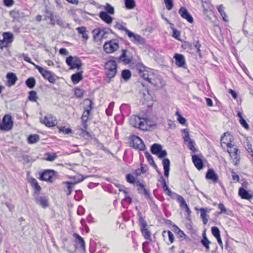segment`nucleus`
Returning <instances> with one entry per match:
<instances>
[{"instance_id":"f257e3e1","label":"nucleus","mask_w":253,"mask_h":253,"mask_svg":"<svg viewBox=\"0 0 253 253\" xmlns=\"http://www.w3.org/2000/svg\"><path fill=\"white\" fill-rule=\"evenodd\" d=\"M105 73L108 78L111 79L114 78L117 72V66L113 60L107 61L105 66Z\"/></svg>"},{"instance_id":"f03ea898","label":"nucleus","mask_w":253,"mask_h":253,"mask_svg":"<svg viewBox=\"0 0 253 253\" xmlns=\"http://www.w3.org/2000/svg\"><path fill=\"white\" fill-rule=\"evenodd\" d=\"M35 68L41 74L43 78L51 84L55 83L58 77L52 72L46 70L39 65H35Z\"/></svg>"},{"instance_id":"7ed1b4c3","label":"nucleus","mask_w":253,"mask_h":253,"mask_svg":"<svg viewBox=\"0 0 253 253\" xmlns=\"http://www.w3.org/2000/svg\"><path fill=\"white\" fill-rule=\"evenodd\" d=\"M130 125L135 127H138L142 130L147 128V120L141 119L138 116H132L129 119Z\"/></svg>"},{"instance_id":"20e7f679","label":"nucleus","mask_w":253,"mask_h":253,"mask_svg":"<svg viewBox=\"0 0 253 253\" xmlns=\"http://www.w3.org/2000/svg\"><path fill=\"white\" fill-rule=\"evenodd\" d=\"M139 225L140 230L144 238L151 241V233L147 228V224L140 213H138Z\"/></svg>"},{"instance_id":"39448f33","label":"nucleus","mask_w":253,"mask_h":253,"mask_svg":"<svg viewBox=\"0 0 253 253\" xmlns=\"http://www.w3.org/2000/svg\"><path fill=\"white\" fill-rule=\"evenodd\" d=\"M13 123L12 117L9 115H5L1 122H0V130L9 131L11 130L13 127Z\"/></svg>"},{"instance_id":"423d86ee","label":"nucleus","mask_w":253,"mask_h":253,"mask_svg":"<svg viewBox=\"0 0 253 253\" xmlns=\"http://www.w3.org/2000/svg\"><path fill=\"white\" fill-rule=\"evenodd\" d=\"M119 48V44L117 40H112L105 42L103 49L107 53H111Z\"/></svg>"},{"instance_id":"0eeeda50","label":"nucleus","mask_w":253,"mask_h":253,"mask_svg":"<svg viewBox=\"0 0 253 253\" xmlns=\"http://www.w3.org/2000/svg\"><path fill=\"white\" fill-rule=\"evenodd\" d=\"M66 62L70 69L77 68L79 70L83 65L82 61L77 56H69L66 58Z\"/></svg>"},{"instance_id":"6e6552de","label":"nucleus","mask_w":253,"mask_h":253,"mask_svg":"<svg viewBox=\"0 0 253 253\" xmlns=\"http://www.w3.org/2000/svg\"><path fill=\"white\" fill-rule=\"evenodd\" d=\"M131 146L136 149L143 150L145 149V145L142 139L138 136H133L131 139Z\"/></svg>"},{"instance_id":"1a4fd4ad","label":"nucleus","mask_w":253,"mask_h":253,"mask_svg":"<svg viewBox=\"0 0 253 253\" xmlns=\"http://www.w3.org/2000/svg\"><path fill=\"white\" fill-rule=\"evenodd\" d=\"M132 42L135 44L143 45L145 43V40L141 36L135 34L129 31L127 34Z\"/></svg>"},{"instance_id":"9d476101","label":"nucleus","mask_w":253,"mask_h":253,"mask_svg":"<svg viewBox=\"0 0 253 253\" xmlns=\"http://www.w3.org/2000/svg\"><path fill=\"white\" fill-rule=\"evenodd\" d=\"M41 122L48 127L54 126L57 124L56 119L50 114L45 116L44 118L41 120Z\"/></svg>"},{"instance_id":"9b49d317","label":"nucleus","mask_w":253,"mask_h":253,"mask_svg":"<svg viewBox=\"0 0 253 253\" xmlns=\"http://www.w3.org/2000/svg\"><path fill=\"white\" fill-rule=\"evenodd\" d=\"M178 13L183 19H186L190 23L193 22L194 20L192 16L185 7H181L179 9Z\"/></svg>"},{"instance_id":"f8f14e48","label":"nucleus","mask_w":253,"mask_h":253,"mask_svg":"<svg viewBox=\"0 0 253 253\" xmlns=\"http://www.w3.org/2000/svg\"><path fill=\"white\" fill-rule=\"evenodd\" d=\"M233 139L232 136L229 132H225L221 138V144H224L227 147L232 146L231 141Z\"/></svg>"},{"instance_id":"ddd939ff","label":"nucleus","mask_w":253,"mask_h":253,"mask_svg":"<svg viewBox=\"0 0 253 253\" xmlns=\"http://www.w3.org/2000/svg\"><path fill=\"white\" fill-rule=\"evenodd\" d=\"M38 195L35 196V200L36 203L43 208L48 207L49 204L47 198L46 197L39 196Z\"/></svg>"},{"instance_id":"4468645a","label":"nucleus","mask_w":253,"mask_h":253,"mask_svg":"<svg viewBox=\"0 0 253 253\" xmlns=\"http://www.w3.org/2000/svg\"><path fill=\"white\" fill-rule=\"evenodd\" d=\"M53 175H54V171L53 170H46L41 174L40 179L42 180L51 182Z\"/></svg>"},{"instance_id":"2eb2a0df","label":"nucleus","mask_w":253,"mask_h":253,"mask_svg":"<svg viewBox=\"0 0 253 253\" xmlns=\"http://www.w3.org/2000/svg\"><path fill=\"white\" fill-rule=\"evenodd\" d=\"M88 100L89 102V109L85 110L84 111V112H83L82 116V123H83V125H84V128L85 129L86 128V122L88 119V116L89 114L90 110L92 109V102L90 100Z\"/></svg>"},{"instance_id":"dca6fc26","label":"nucleus","mask_w":253,"mask_h":253,"mask_svg":"<svg viewBox=\"0 0 253 253\" xmlns=\"http://www.w3.org/2000/svg\"><path fill=\"white\" fill-rule=\"evenodd\" d=\"M93 34V37L95 39L100 40L102 39L106 38V33L103 29H96L92 31Z\"/></svg>"},{"instance_id":"f3484780","label":"nucleus","mask_w":253,"mask_h":253,"mask_svg":"<svg viewBox=\"0 0 253 253\" xmlns=\"http://www.w3.org/2000/svg\"><path fill=\"white\" fill-rule=\"evenodd\" d=\"M173 58L175 59V64L180 67H183L185 65V60L184 56L180 54L176 53Z\"/></svg>"},{"instance_id":"a211bd4d","label":"nucleus","mask_w":253,"mask_h":253,"mask_svg":"<svg viewBox=\"0 0 253 253\" xmlns=\"http://www.w3.org/2000/svg\"><path fill=\"white\" fill-rule=\"evenodd\" d=\"M192 158L195 167L198 170H201L203 169L204 165L203 161L198 156L194 155L192 156Z\"/></svg>"},{"instance_id":"6ab92c4d","label":"nucleus","mask_w":253,"mask_h":253,"mask_svg":"<svg viewBox=\"0 0 253 253\" xmlns=\"http://www.w3.org/2000/svg\"><path fill=\"white\" fill-rule=\"evenodd\" d=\"M6 77L7 79V85L8 86L14 85L18 80L16 75L13 73H8Z\"/></svg>"},{"instance_id":"aec40b11","label":"nucleus","mask_w":253,"mask_h":253,"mask_svg":"<svg viewBox=\"0 0 253 253\" xmlns=\"http://www.w3.org/2000/svg\"><path fill=\"white\" fill-rule=\"evenodd\" d=\"M136 184L138 186L137 188L138 192L139 194L144 195L146 198H149L150 194L149 192L145 188L144 185L141 183L139 181L136 182Z\"/></svg>"},{"instance_id":"412c9836","label":"nucleus","mask_w":253,"mask_h":253,"mask_svg":"<svg viewBox=\"0 0 253 253\" xmlns=\"http://www.w3.org/2000/svg\"><path fill=\"white\" fill-rule=\"evenodd\" d=\"M206 178L207 179H210L213 182H216L218 180V176L217 174L215 173L214 171L212 169H209L206 175Z\"/></svg>"},{"instance_id":"4be33fe9","label":"nucleus","mask_w":253,"mask_h":253,"mask_svg":"<svg viewBox=\"0 0 253 253\" xmlns=\"http://www.w3.org/2000/svg\"><path fill=\"white\" fill-rule=\"evenodd\" d=\"M29 181L32 188L35 189V195L39 194L42 188L39 185L37 180L35 178H31Z\"/></svg>"},{"instance_id":"5701e85b","label":"nucleus","mask_w":253,"mask_h":253,"mask_svg":"<svg viewBox=\"0 0 253 253\" xmlns=\"http://www.w3.org/2000/svg\"><path fill=\"white\" fill-rule=\"evenodd\" d=\"M99 17L107 24H110L112 22L113 18L105 11H101L99 13Z\"/></svg>"},{"instance_id":"b1692460","label":"nucleus","mask_w":253,"mask_h":253,"mask_svg":"<svg viewBox=\"0 0 253 253\" xmlns=\"http://www.w3.org/2000/svg\"><path fill=\"white\" fill-rule=\"evenodd\" d=\"M239 195L242 199L250 200L252 198L253 195L250 194L243 187H241L239 190Z\"/></svg>"},{"instance_id":"393cba45","label":"nucleus","mask_w":253,"mask_h":253,"mask_svg":"<svg viewBox=\"0 0 253 253\" xmlns=\"http://www.w3.org/2000/svg\"><path fill=\"white\" fill-rule=\"evenodd\" d=\"M163 165L164 169V175L166 177L169 175L170 161L168 158H164L163 160Z\"/></svg>"},{"instance_id":"a878e982","label":"nucleus","mask_w":253,"mask_h":253,"mask_svg":"<svg viewBox=\"0 0 253 253\" xmlns=\"http://www.w3.org/2000/svg\"><path fill=\"white\" fill-rule=\"evenodd\" d=\"M122 53L119 57V59L126 64H129L131 61V57L126 55V50L123 49Z\"/></svg>"},{"instance_id":"bb28decb","label":"nucleus","mask_w":253,"mask_h":253,"mask_svg":"<svg viewBox=\"0 0 253 253\" xmlns=\"http://www.w3.org/2000/svg\"><path fill=\"white\" fill-rule=\"evenodd\" d=\"M82 73L81 71L72 75L71 80L74 84L79 83L83 79Z\"/></svg>"},{"instance_id":"cd10ccee","label":"nucleus","mask_w":253,"mask_h":253,"mask_svg":"<svg viewBox=\"0 0 253 253\" xmlns=\"http://www.w3.org/2000/svg\"><path fill=\"white\" fill-rule=\"evenodd\" d=\"M161 175V180H159V181H161L163 183V185H162V187H163V189L164 190V191H167V194L169 196H171V191L170 190V189H169V187L167 186V183H166V180L165 179V178H164V177L162 176V173H161L160 171H159L158 172Z\"/></svg>"},{"instance_id":"c85d7f7f","label":"nucleus","mask_w":253,"mask_h":253,"mask_svg":"<svg viewBox=\"0 0 253 253\" xmlns=\"http://www.w3.org/2000/svg\"><path fill=\"white\" fill-rule=\"evenodd\" d=\"M145 156L146 158H147L148 161L149 162V164L153 166V167L156 169L157 171H158V172L160 171L158 170V168L157 165L155 163V162L153 160V157L149 154V153L148 152H145Z\"/></svg>"},{"instance_id":"c756f323","label":"nucleus","mask_w":253,"mask_h":253,"mask_svg":"<svg viewBox=\"0 0 253 253\" xmlns=\"http://www.w3.org/2000/svg\"><path fill=\"white\" fill-rule=\"evenodd\" d=\"M228 153L231 156L234 157L235 159H237L238 156L239 150L236 147H233V145L231 147H228Z\"/></svg>"},{"instance_id":"7c9ffc66","label":"nucleus","mask_w":253,"mask_h":253,"mask_svg":"<svg viewBox=\"0 0 253 253\" xmlns=\"http://www.w3.org/2000/svg\"><path fill=\"white\" fill-rule=\"evenodd\" d=\"M76 30L78 33L82 35V37L84 41H86L88 39V35L86 33V28L85 27H78Z\"/></svg>"},{"instance_id":"2f4dec72","label":"nucleus","mask_w":253,"mask_h":253,"mask_svg":"<svg viewBox=\"0 0 253 253\" xmlns=\"http://www.w3.org/2000/svg\"><path fill=\"white\" fill-rule=\"evenodd\" d=\"M202 245L206 248V250L209 251L210 250V244L211 242L207 238L205 232L203 234V239L201 241Z\"/></svg>"},{"instance_id":"473e14b6","label":"nucleus","mask_w":253,"mask_h":253,"mask_svg":"<svg viewBox=\"0 0 253 253\" xmlns=\"http://www.w3.org/2000/svg\"><path fill=\"white\" fill-rule=\"evenodd\" d=\"M2 36L3 38V40L8 44L12 42L13 36L12 33L9 32H5L3 33Z\"/></svg>"},{"instance_id":"72a5a7b5","label":"nucleus","mask_w":253,"mask_h":253,"mask_svg":"<svg viewBox=\"0 0 253 253\" xmlns=\"http://www.w3.org/2000/svg\"><path fill=\"white\" fill-rule=\"evenodd\" d=\"M178 235L179 236V237L181 238V240H180V246L181 248H186V246H185V242H187V240H184L185 239V237H186V235L184 233V232L179 230V232H178Z\"/></svg>"},{"instance_id":"f704fd0d","label":"nucleus","mask_w":253,"mask_h":253,"mask_svg":"<svg viewBox=\"0 0 253 253\" xmlns=\"http://www.w3.org/2000/svg\"><path fill=\"white\" fill-rule=\"evenodd\" d=\"M162 146L161 145L155 143L154 144L151 148V152L155 155H157L161 150Z\"/></svg>"},{"instance_id":"c9c22d12","label":"nucleus","mask_w":253,"mask_h":253,"mask_svg":"<svg viewBox=\"0 0 253 253\" xmlns=\"http://www.w3.org/2000/svg\"><path fill=\"white\" fill-rule=\"evenodd\" d=\"M216 8H217L218 12L220 13L221 16H222L223 20L226 22L228 21V20L227 19V15H226L225 12L224 11L223 5L220 4V5H217L216 6Z\"/></svg>"},{"instance_id":"e433bc0d","label":"nucleus","mask_w":253,"mask_h":253,"mask_svg":"<svg viewBox=\"0 0 253 253\" xmlns=\"http://www.w3.org/2000/svg\"><path fill=\"white\" fill-rule=\"evenodd\" d=\"M74 236L76 238L77 242L81 246V247L84 249L85 243L83 238L77 233H75Z\"/></svg>"},{"instance_id":"4c0bfd02","label":"nucleus","mask_w":253,"mask_h":253,"mask_svg":"<svg viewBox=\"0 0 253 253\" xmlns=\"http://www.w3.org/2000/svg\"><path fill=\"white\" fill-rule=\"evenodd\" d=\"M28 139L29 143L33 144L40 140V136L37 134H32L28 137Z\"/></svg>"},{"instance_id":"58836bf2","label":"nucleus","mask_w":253,"mask_h":253,"mask_svg":"<svg viewBox=\"0 0 253 253\" xmlns=\"http://www.w3.org/2000/svg\"><path fill=\"white\" fill-rule=\"evenodd\" d=\"M26 85L30 88H33L36 84V80L34 78H28L26 81Z\"/></svg>"},{"instance_id":"ea45409f","label":"nucleus","mask_w":253,"mask_h":253,"mask_svg":"<svg viewBox=\"0 0 253 253\" xmlns=\"http://www.w3.org/2000/svg\"><path fill=\"white\" fill-rule=\"evenodd\" d=\"M131 72L129 70H124L122 71L121 76L123 79L127 81L131 77Z\"/></svg>"},{"instance_id":"a19ab883","label":"nucleus","mask_w":253,"mask_h":253,"mask_svg":"<svg viewBox=\"0 0 253 253\" xmlns=\"http://www.w3.org/2000/svg\"><path fill=\"white\" fill-rule=\"evenodd\" d=\"M125 5L127 9H132L135 6V2L134 0H125Z\"/></svg>"},{"instance_id":"79ce46f5","label":"nucleus","mask_w":253,"mask_h":253,"mask_svg":"<svg viewBox=\"0 0 253 253\" xmlns=\"http://www.w3.org/2000/svg\"><path fill=\"white\" fill-rule=\"evenodd\" d=\"M201 217L203 220V224H206L208 222V219L206 218L207 216V210L204 208H201L200 209Z\"/></svg>"},{"instance_id":"37998d69","label":"nucleus","mask_w":253,"mask_h":253,"mask_svg":"<svg viewBox=\"0 0 253 253\" xmlns=\"http://www.w3.org/2000/svg\"><path fill=\"white\" fill-rule=\"evenodd\" d=\"M45 155L47 156L45 160L47 161L53 162L57 158V156L56 153L50 154L47 153L45 154Z\"/></svg>"},{"instance_id":"c03bdc74","label":"nucleus","mask_w":253,"mask_h":253,"mask_svg":"<svg viewBox=\"0 0 253 253\" xmlns=\"http://www.w3.org/2000/svg\"><path fill=\"white\" fill-rule=\"evenodd\" d=\"M37 92L35 91H30L29 92V96L28 98L29 100L36 102L37 99Z\"/></svg>"},{"instance_id":"a18cd8bd","label":"nucleus","mask_w":253,"mask_h":253,"mask_svg":"<svg viewBox=\"0 0 253 253\" xmlns=\"http://www.w3.org/2000/svg\"><path fill=\"white\" fill-rule=\"evenodd\" d=\"M72 129L69 128H66L65 126L59 127V132L64 134H69L72 132Z\"/></svg>"},{"instance_id":"49530a36","label":"nucleus","mask_w":253,"mask_h":253,"mask_svg":"<svg viewBox=\"0 0 253 253\" xmlns=\"http://www.w3.org/2000/svg\"><path fill=\"white\" fill-rule=\"evenodd\" d=\"M104 9L106 10V12L110 14H113L114 13V8L109 3H107L104 6Z\"/></svg>"},{"instance_id":"de8ad7c7","label":"nucleus","mask_w":253,"mask_h":253,"mask_svg":"<svg viewBox=\"0 0 253 253\" xmlns=\"http://www.w3.org/2000/svg\"><path fill=\"white\" fill-rule=\"evenodd\" d=\"M166 7L169 10H171L173 7V2L172 0H164Z\"/></svg>"},{"instance_id":"09e8293b","label":"nucleus","mask_w":253,"mask_h":253,"mask_svg":"<svg viewBox=\"0 0 253 253\" xmlns=\"http://www.w3.org/2000/svg\"><path fill=\"white\" fill-rule=\"evenodd\" d=\"M211 233L216 238L220 237V231L217 227L211 228Z\"/></svg>"},{"instance_id":"8fccbe9b","label":"nucleus","mask_w":253,"mask_h":253,"mask_svg":"<svg viewBox=\"0 0 253 253\" xmlns=\"http://www.w3.org/2000/svg\"><path fill=\"white\" fill-rule=\"evenodd\" d=\"M185 142H187V146L190 150L194 152L196 151V149L194 146V142L192 140L190 139Z\"/></svg>"},{"instance_id":"3c124183","label":"nucleus","mask_w":253,"mask_h":253,"mask_svg":"<svg viewBox=\"0 0 253 253\" xmlns=\"http://www.w3.org/2000/svg\"><path fill=\"white\" fill-rule=\"evenodd\" d=\"M84 92V91L83 90L79 88H76L75 89L74 94L76 97L81 98L83 96Z\"/></svg>"},{"instance_id":"603ef678","label":"nucleus","mask_w":253,"mask_h":253,"mask_svg":"<svg viewBox=\"0 0 253 253\" xmlns=\"http://www.w3.org/2000/svg\"><path fill=\"white\" fill-rule=\"evenodd\" d=\"M142 77L146 81H147L148 83H151L152 84H154V83L152 82L151 78L149 77V75L148 72H143L141 75Z\"/></svg>"},{"instance_id":"864d4df0","label":"nucleus","mask_w":253,"mask_h":253,"mask_svg":"<svg viewBox=\"0 0 253 253\" xmlns=\"http://www.w3.org/2000/svg\"><path fill=\"white\" fill-rule=\"evenodd\" d=\"M115 27L119 30L124 31L126 34H128V32H129V30H128L126 28L124 27L122 24L118 22H117Z\"/></svg>"},{"instance_id":"5fc2aeb1","label":"nucleus","mask_w":253,"mask_h":253,"mask_svg":"<svg viewBox=\"0 0 253 253\" xmlns=\"http://www.w3.org/2000/svg\"><path fill=\"white\" fill-rule=\"evenodd\" d=\"M65 184H67V189H68V192L67 193V195H69L71 193V191L72 190L73 187L75 185V183H72L69 182H65Z\"/></svg>"},{"instance_id":"6e6d98bb","label":"nucleus","mask_w":253,"mask_h":253,"mask_svg":"<svg viewBox=\"0 0 253 253\" xmlns=\"http://www.w3.org/2000/svg\"><path fill=\"white\" fill-rule=\"evenodd\" d=\"M177 200L180 203V206L181 208H184L187 205L185 200L182 196L178 195L177 196Z\"/></svg>"},{"instance_id":"4d7b16f0","label":"nucleus","mask_w":253,"mask_h":253,"mask_svg":"<svg viewBox=\"0 0 253 253\" xmlns=\"http://www.w3.org/2000/svg\"><path fill=\"white\" fill-rule=\"evenodd\" d=\"M193 45H194V47L196 49L198 53V54L200 55V54H201V50H200L201 44H200L199 41L194 40L193 41Z\"/></svg>"},{"instance_id":"13d9d810","label":"nucleus","mask_w":253,"mask_h":253,"mask_svg":"<svg viewBox=\"0 0 253 253\" xmlns=\"http://www.w3.org/2000/svg\"><path fill=\"white\" fill-rule=\"evenodd\" d=\"M183 138L184 139V142L188 141V140L191 139L190 138L189 131L186 129H183Z\"/></svg>"},{"instance_id":"bf43d9fd","label":"nucleus","mask_w":253,"mask_h":253,"mask_svg":"<svg viewBox=\"0 0 253 253\" xmlns=\"http://www.w3.org/2000/svg\"><path fill=\"white\" fill-rule=\"evenodd\" d=\"M126 179L129 183L133 184L135 183V177L131 174H127L126 175Z\"/></svg>"},{"instance_id":"052dcab7","label":"nucleus","mask_w":253,"mask_h":253,"mask_svg":"<svg viewBox=\"0 0 253 253\" xmlns=\"http://www.w3.org/2000/svg\"><path fill=\"white\" fill-rule=\"evenodd\" d=\"M218 208L219 210H220L219 214H221L223 213H227L226 209L225 207L224 206V205L222 203H220L218 205Z\"/></svg>"},{"instance_id":"680f3d73","label":"nucleus","mask_w":253,"mask_h":253,"mask_svg":"<svg viewBox=\"0 0 253 253\" xmlns=\"http://www.w3.org/2000/svg\"><path fill=\"white\" fill-rule=\"evenodd\" d=\"M239 122L241 126L244 127L245 128L248 129L249 128V126L248 123L246 122V120L244 118H241V119H239Z\"/></svg>"},{"instance_id":"e2e57ef3","label":"nucleus","mask_w":253,"mask_h":253,"mask_svg":"<svg viewBox=\"0 0 253 253\" xmlns=\"http://www.w3.org/2000/svg\"><path fill=\"white\" fill-rule=\"evenodd\" d=\"M156 155L158 156L159 158H165L167 155V152L166 150L162 149L160 152Z\"/></svg>"},{"instance_id":"0e129e2a","label":"nucleus","mask_w":253,"mask_h":253,"mask_svg":"<svg viewBox=\"0 0 253 253\" xmlns=\"http://www.w3.org/2000/svg\"><path fill=\"white\" fill-rule=\"evenodd\" d=\"M148 200H149V204L150 206L153 208H157V206L155 204L154 201H153L152 198L150 196V194L149 195V198H146Z\"/></svg>"},{"instance_id":"69168bd1","label":"nucleus","mask_w":253,"mask_h":253,"mask_svg":"<svg viewBox=\"0 0 253 253\" xmlns=\"http://www.w3.org/2000/svg\"><path fill=\"white\" fill-rule=\"evenodd\" d=\"M172 37L175 38L176 39H178V38L180 36V32L174 28H172Z\"/></svg>"},{"instance_id":"338daca9","label":"nucleus","mask_w":253,"mask_h":253,"mask_svg":"<svg viewBox=\"0 0 253 253\" xmlns=\"http://www.w3.org/2000/svg\"><path fill=\"white\" fill-rule=\"evenodd\" d=\"M3 3L6 6L10 7L14 3L13 0H3Z\"/></svg>"},{"instance_id":"774afa93","label":"nucleus","mask_w":253,"mask_h":253,"mask_svg":"<svg viewBox=\"0 0 253 253\" xmlns=\"http://www.w3.org/2000/svg\"><path fill=\"white\" fill-rule=\"evenodd\" d=\"M168 234L169 236V239L171 243H172L174 242V237L172 233L170 231H168Z\"/></svg>"}]
</instances>
